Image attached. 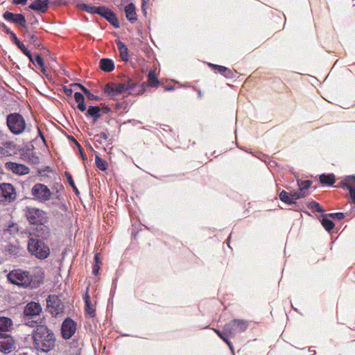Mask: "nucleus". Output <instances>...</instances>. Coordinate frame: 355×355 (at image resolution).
Returning <instances> with one entry per match:
<instances>
[{"instance_id":"1","label":"nucleus","mask_w":355,"mask_h":355,"mask_svg":"<svg viewBox=\"0 0 355 355\" xmlns=\"http://www.w3.org/2000/svg\"><path fill=\"white\" fill-rule=\"evenodd\" d=\"M7 278L12 284L24 288L35 289L43 284L44 274L40 268H36L32 271L15 269L7 275Z\"/></svg>"},{"instance_id":"2","label":"nucleus","mask_w":355,"mask_h":355,"mask_svg":"<svg viewBox=\"0 0 355 355\" xmlns=\"http://www.w3.org/2000/svg\"><path fill=\"white\" fill-rule=\"evenodd\" d=\"M32 338L33 347L38 352L48 353L55 347V336L45 325L37 326L33 331Z\"/></svg>"},{"instance_id":"3","label":"nucleus","mask_w":355,"mask_h":355,"mask_svg":"<svg viewBox=\"0 0 355 355\" xmlns=\"http://www.w3.org/2000/svg\"><path fill=\"white\" fill-rule=\"evenodd\" d=\"M28 252L40 259H46L50 253L49 248L42 241L31 237L28 242Z\"/></svg>"},{"instance_id":"4","label":"nucleus","mask_w":355,"mask_h":355,"mask_svg":"<svg viewBox=\"0 0 355 355\" xmlns=\"http://www.w3.org/2000/svg\"><path fill=\"white\" fill-rule=\"evenodd\" d=\"M6 123L10 130L14 135L21 134L26 128V122L19 113H10L6 117Z\"/></svg>"},{"instance_id":"5","label":"nucleus","mask_w":355,"mask_h":355,"mask_svg":"<svg viewBox=\"0 0 355 355\" xmlns=\"http://www.w3.org/2000/svg\"><path fill=\"white\" fill-rule=\"evenodd\" d=\"M248 327V322L245 320L234 319L225 324V334L234 337L238 333L245 331Z\"/></svg>"},{"instance_id":"6","label":"nucleus","mask_w":355,"mask_h":355,"mask_svg":"<svg viewBox=\"0 0 355 355\" xmlns=\"http://www.w3.org/2000/svg\"><path fill=\"white\" fill-rule=\"evenodd\" d=\"M26 217L28 221L32 225H39L42 223H46L47 218L45 212L37 208L27 207Z\"/></svg>"},{"instance_id":"7","label":"nucleus","mask_w":355,"mask_h":355,"mask_svg":"<svg viewBox=\"0 0 355 355\" xmlns=\"http://www.w3.org/2000/svg\"><path fill=\"white\" fill-rule=\"evenodd\" d=\"M31 194L34 199L40 202H45L51 198V191L45 184L37 183L33 187Z\"/></svg>"},{"instance_id":"8","label":"nucleus","mask_w":355,"mask_h":355,"mask_svg":"<svg viewBox=\"0 0 355 355\" xmlns=\"http://www.w3.org/2000/svg\"><path fill=\"white\" fill-rule=\"evenodd\" d=\"M47 309L53 316L64 312V306L61 300L55 295H49L46 300Z\"/></svg>"},{"instance_id":"9","label":"nucleus","mask_w":355,"mask_h":355,"mask_svg":"<svg viewBox=\"0 0 355 355\" xmlns=\"http://www.w3.org/2000/svg\"><path fill=\"white\" fill-rule=\"evenodd\" d=\"M16 198L15 189L11 184L3 183L0 184V202L9 203Z\"/></svg>"},{"instance_id":"10","label":"nucleus","mask_w":355,"mask_h":355,"mask_svg":"<svg viewBox=\"0 0 355 355\" xmlns=\"http://www.w3.org/2000/svg\"><path fill=\"white\" fill-rule=\"evenodd\" d=\"M15 348V341L8 334L0 333V352L10 353Z\"/></svg>"},{"instance_id":"11","label":"nucleus","mask_w":355,"mask_h":355,"mask_svg":"<svg viewBox=\"0 0 355 355\" xmlns=\"http://www.w3.org/2000/svg\"><path fill=\"white\" fill-rule=\"evenodd\" d=\"M76 330V324L70 318L64 320L61 327L62 335L64 339H69L72 337Z\"/></svg>"},{"instance_id":"12","label":"nucleus","mask_w":355,"mask_h":355,"mask_svg":"<svg viewBox=\"0 0 355 355\" xmlns=\"http://www.w3.org/2000/svg\"><path fill=\"white\" fill-rule=\"evenodd\" d=\"M3 17L8 21L21 26L25 29L27 28L26 20L24 15L22 14H15L9 11H6L3 15Z\"/></svg>"},{"instance_id":"13","label":"nucleus","mask_w":355,"mask_h":355,"mask_svg":"<svg viewBox=\"0 0 355 355\" xmlns=\"http://www.w3.org/2000/svg\"><path fill=\"white\" fill-rule=\"evenodd\" d=\"M98 15L107 20L114 28H119L120 24L118 18L116 14L110 8L105 6H100Z\"/></svg>"},{"instance_id":"14","label":"nucleus","mask_w":355,"mask_h":355,"mask_svg":"<svg viewBox=\"0 0 355 355\" xmlns=\"http://www.w3.org/2000/svg\"><path fill=\"white\" fill-rule=\"evenodd\" d=\"M42 311V307L39 303L31 302L26 304L24 310V315L26 318H36Z\"/></svg>"},{"instance_id":"15","label":"nucleus","mask_w":355,"mask_h":355,"mask_svg":"<svg viewBox=\"0 0 355 355\" xmlns=\"http://www.w3.org/2000/svg\"><path fill=\"white\" fill-rule=\"evenodd\" d=\"M46 223H42L37 225L36 227L33 229L32 234L35 237L41 238L42 239H47L50 234L49 229L45 225Z\"/></svg>"},{"instance_id":"16","label":"nucleus","mask_w":355,"mask_h":355,"mask_svg":"<svg viewBox=\"0 0 355 355\" xmlns=\"http://www.w3.org/2000/svg\"><path fill=\"white\" fill-rule=\"evenodd\" d=\"M6 166L14 173L17 175H26L29 173V168L24 164L15 162H7Z\"/></svg>"},{"instance_id":"17","label":"nucleus","mask_w":355,"mask_h":355,"mask_svg":"<svg viewBox=\"0 0 355 355\" xmlns=\"http://www.w3.org/2000/svg\"><path fill=\"white\" fill-rule=\"evenodd\" d=\"M209 65L226 78L232 79L235 77V71L226 67L211 63H209Z\"/></svg>"},{"instance_id":"18","label":"nucleus","mask_w":355,"mask_h":355,"mask_svg":"<svg viewBox=\"0 0 355 355\" xmlns=\"http://www.w3.org/2000/svg\"><path fill=\"white\" fill-rule=\"evenodd\" d=\"M28 8L40 13H45L49 8V1L35 0L28 6Z\"/></svg>"},{"instance_id":"19","label":"nucleus","mask_w":355,"mask_h":355,"mask_svg":"<svg viewBox=\"0 0 355 355\" xmlns=\"http://www.w3.org/2000/svg\"><path fill=\"white\" fill-rule=\"evenodd\" d=\"M127 19L132 24H134L137 18L136 13V7L133 3H128L124 8Z\"/></svg>"},{"instance_id":"20","label":"nucleus","mask_w":355,"mask_h":355,"mask_svg":"<svg viewBox=\"0 0 355 355\" xmlns=\"http://www.w3.org/2000/svg\"><path fill=\"white\" fill-rule=\"evenodd\" d=\"M99 68L105 72H111L114 69V63L110 58H102L99 62Z\"/></svg>"},{"instance_id":"21","label":"nucleus","mask_w":355,"mask_h":355,"mask_svg":"<svg viewBox=\"0 0 355 355\" xmlns=\"http://www.w3.org/2000/svg\"><path fill=\"white\" fill-rule=\"evenodd\" d=\"M117 48L119 51L120 57L124 62L128 61V49L125 44L121 40H118L116 41Z\"/></svg>"},{"instance_id":"22","label":"nucleus","mask_w":355,"mask_h":355,"mask_svg":"<svg viewBox=\"0 0 355 355\" xmlns=\"http://www.w3.org/2000/svg\"><path fill=\"white\" fill-rule=\"evenodd\" d=\"M12 326L13 323L10 318L6 317L0 318V333L11 331Z\"/></svg>"},{"instance_id":"23","label":"nucleus","mask_w":355,"mask_h":355,"mask_svg":"<svg viewBox=\"0 0 355 355\" xmlns=\"http://www.w3.org/2000/svg\"><path fill=\"white\" fill-rule=\"evenodd\" d=\"M104 92L110 98H114L119 95L116 87L115 86V83H107L104 87Z\"/></svg>"},{"instance_id":"24","label":"nucleus","mask_w":355,"mask_h":355,"mask_svg":"<svg viewBox=\"0 0 355 355\" xmlns=\"http://www.w3.org/2000/svg\"><path fill=\"white\" fill-rule=\"evenodd\" d=\"M101 109L98 106H94L91 105L89 106L87 112L86 116L92 117L94 119V122H96L97 119L101 117Z\"/></svg>"},{"instance_id":"25","label":"nucleus","mask_w":355,"mask_h":355,"mask_svg":"<svg viewBox=\"0 0 355 355\" xmlns=\"http://www.w3.org/2000/svg\"><path fill=\"white\" fill-rule=\"evenodd\" d=\"M74 99L76 101V102L78 103V109L82 112H84L85 111H86V105H85V98H84V96L83 95V94H81L80 92H76L74 93Z\"/></svg>"},{"instance_id":"26","label":"nucleus","mask_w":355,"mask_h":355,"mask_svg":"<svg viewBox=\"0 0 355 355\" xmlns=\"http://www.w3.org/2000/svg\"><path fill=\"white\" fill-rule=\"evenodd\" d=\"M115 86L116 87V89L118 90V92L119 94H122L124 92L129 91L130 94H133L134 90V84L131 83L130 85H126L125 83H115Z\"/></svg>"},{"instance_id":"27","label":"nucleus","mask_w":355,"mask_h":355,"mask_svg":"<svg viewBox=\"0 0 355 355\" xmlns=\"http://www.w3.org/2000/svg\"><path fill=\"white\" fill-rule=\"evenodd\" d=\"M5 251L7 252L9 254L13 255L15 257H19L21 254L22 250L18 247L13 245L12 244H8L5 246Z\"/></svg>"},{"instance_id":"28","label":"nucleus","mask_w":355,"mask_h":355,"mask_svg":"<svg viewBox=\"0 0 355 355\" xmlns=\"http://www.w3.org/2000/svg\"><path fill=\"white\" fill-rule=\"evenodd\" d=\"M320 181L322 184L332 185L335 182V176L334 174H322L320 175Z\"/></svg>"},{"instance_id":"29","label":"nucleus","mask_w":355,"mask_h":355,"mask_svg":"<svg viewBox=\"0 0 355 355\" xmlns=\"http://www.w3.org/2000/svg\"><path fill=\"white\" fill-rule=\"evenodd\" d=\"M80 8L88 12V13H90V14H98V12H100V6H91V5H88V4H85V3H82L80 5Z\"/></svg>"},{"instance_id":"30","label":"nucleus","mask_w":355,"mask_h":355,"mask_svg":"<svg viewBox=\"0 0 355 355\" xmlns=\"http://www.w3.org/2000/svg\"><path fill=\"white\" fill-rule=\"evenodd\" d=\"M85 311L87 314H88L90 317H94L95 315V309L92 304L89 297L87 295L85 297Z\"/></svg>"},{"instance_id":"31","label":"nucleus","mask_w":355,"mask_h":355,"mask_svg":"<svg viewBox=\"0 0 355 355\" xmlns=\"http://www.w3.org/2000/svg\"><path fill=\"white\" fill-rule=\"evenodd\" d=\"M148 83L150 87H155L159 84L154 71L150 70L148 74Z\"/></svg>"},{"instance_id":"32","label":"nucleus","mask_w":355,"mask_h":355,"mask_svg":"<svg viewBox=\"0 0 355 355\" xmlns=\"http://www.w3.org/2000/svg\"><path fill=\"white\" fill-rule=\"evenodd\" d=\"M214 331L216 333V334L223 340L225 341L230 349L233 351V346L232 343L227 339V337H230L228 334H225V327H223V331H220L218 329H214Z\"/></svg>"},{"instance_id":"33","label":"nucleus","mask_w":355,"mask_h":355,"mask_svg":"<svg viewBox=\"0 0 355 355\" xmlns=\"http://www.w3.org/2000/svg\"><path fill=\"white\" fill-rule=\"evenodd\" d=\"M327 214L323 215L321 222L325 230L329 232L334 227L335 225L332 220L327 218Z\"/></svg>"},{"instance_id":"34","label":"nucleus","mask_w":355,"mask_h":355,"mask_svg":"<svg viewBox=\"0 0 355 355\" xmlns=\"http://www.w3.org/2000/svg\"><path fill=\"white\" fill-rule=\"evenodd\" d=\"M26 37L30 40L31 42L35 46L40 47L42 46V43L40 42L38 37L34 35L29 33V31L26 29Z\"/></svg>"},{"instance_id":"35","label":"nucleus","mask_w":355,"mask_h":355,"mask_svg":"<svg viewBox=\"0 0 355 355\" xmlns=\"http://www.w3.org/2000/svg\"><path fill=\"white\" fill-rule=\"evenodd\" d=\"M343 187L347 189H352L355 187V175H349L346 177L342 182Z\"/></svg>"},{"instance_id":"36","label":"nucleus","mask_w":355,"mask_h":355,"mask_svg":"<svg viewBox=\"0 0 355 355\" xmlns=\"http://www.w3.org/2000/svg\"><path fill=\"white\" fill-rule=\"evenodd\" d=\"M279 199L288 205L294 204L295 202L291 198L290 193H287L286 191L283 190L279 193Z\"/></svg>"},{"instance_id":"37","label":"nucleus","mask_w":355,"mask_h":355,"mask_svg":"<svg viewBox=\"0 0 355 355\" xmlns=\"http://www.w3.org/2000/svg\"><path fill=\"white\" fill-rule=\"evenodd\" d=\"M95 164L96 167L101 171H105L108 166L107 162L103 159L101 157H96Z\"/></svg>"},{"instance_id":"38","label":"nucleus","mask_w":355,"mask_h":355,"mask_svg":"<svg viewBox=\"0 0 355 355\" xmlns=\"http://www.w3.org/2000/svg\"><path fill=\"white\" fill-rule=\"evenodd\" d=\"M311 183V180H297V184L302 193H306V190L310 187Z\"/></svg>"},{"instance_id":"39","label":"nucleus","mask_w":355,"mask_h":355,"mask_svg":"<svg viewBox=\"0 0 355 355\" xmlns=\"http://www.w3.org/2000/svg\"><path fill=\"white\" fill-rule=\"evenodd\" d=\"M0 146L3 148V154H5V153H8L6 150V149H10V150H16L18 149V148H17V146L12 141L3 142L1 144V146L0 145Z\"/></svg>"},{"instance_id":"40","label":"nucleus","mask_w":355,"mask_h":355,"mask_svg":"<svg viewBox=\"0 0 355 355\" xmlns=\"http://www.w3.org/2000/svg\"><path fill=\"white\" fill-rule=\"evenodd\" d=\"M83 92L86 95L87 98L91 101H98L99 97L93 94L87 88L83 87Z\"/></svg>"},{"instance_id":"41","label":"nucleus","mask_w":355,"mask_h":355,"mask_svg":"<svg viewBox=\"0 0 355 355\" xmlns=\"http://www.w3.org/2000/svg\"><path fill=\"white\" fill-rule=\"evenodd\" d=\"M307 193H302L300 191H292L290 193L291 198L293 200H297L301 198H304L306 196Z\"/></svg>"},{"instance_id":"42","label":"nucleus","mask_w":355,"mask_h":355,"mask_svg":"<svg viewBox=\"0 0 355 355\" xmlns=\"http://www.w3.org/2000/svg\"><path fill=\"white\" fill-rule=\"evenodd\" d=\"M65 176L67 178L68 182L70 184V186L73 188V191L76 192V193H78V190L76 188L75 183L73 182V178L69 172H65Z\"/></svg>"},{"instance_id":"43","label":"nucleus","mask_w":355,"mask_h":355,"mask_svg":"<svg viewBox=\"0 0 355 355\" xmlns=\"http://www.w3.org/2000/svg\"><path fill=\"white\" fill-rule=\"evenodd\" d=\"M309 207V208L314 209L317 212L322 213L324 211V209L320 206V205L315 201L310 202Z\"/></svg>"},{"instance_id":"44","label":"nucleus","mask_w":355,"mask_h":355,"mask_svg":"<svg viewBox=\"0 0 355 355\" xmlns=\"http://www.w3.org/2000/svg\"><path fill=\"white\" fill-rule=\"evenodd\" d=\"M52 171H53L52 168L49 166L37 168V173L42 176H46V174H45L46 172L49 173V172H52Z\"/></svg>"},{"instance_id":"45","label":"nucleus","mask_w":355,"mask_h":355,"mask_svg":"<svg viewBox=\"0 0 355 355\" xmlns=\"http://www.w3.org/2000/svg\"><path fill=\"white\" fill-rule=\"evenodd\" d=\"M23 321L26 325L33 327L35 323L36 320H34V318H26L25 315H24Z\"/></svg>"},{"instance_id":"46","label":"nucleus","mask_w":355,"mask_h":355,"mask_svg":"<svg viewBox=\"0 0 355 355\" xmlns=\"http://www.w3.org/2000/svg\"><path fill=\"white\" fill-rule=\"evenodd\" d=\"M25 159L28 163H31L33 165H37L40 163L39 157H26Z\"/></svg>"},{"instance_id":"47","label":"nucleus","mask_w":355,"mask_h":355,"mask_svg":"<svg viewBox=\"0 0 355 355\" xmlns=\"http://www.w3.org/2000/svg\"><path fill=\"white\" fill-rule=\"evenodd\" d=\"M36 64L41 68L45 66L44 59L40 54H37L35 56Z\"/></svg>"},{"instance_id":"48","label":"nucleus","mask_w":355,"mask_h":355,"mask_svg":"<svg viewBox=\"0 0 355 355\" xmlns=\"http://www.w3.org/2000/svg\"><path fill=\"white\" fill-rule=\"evenodd\" d=\"M328 216L331 218L336 220H341L345 217L344 214L341 212L329 214Z\"/></svg>"},{"instance_id":"49","label":"nucleus","mask_w":355,"mask_h":355,"mask_svg":"<svg viewBox=\"0 0 355 355\" xmlns=\"http://www.w3.org/2000/svg\"><path fill=\"white\" fill-rule=\"evenodd\" d=\"M10 38L12 40V41L16 44V46H20V44H21L22 42H21L19 39L17 38L16 34L12 32L10 35Z\"/></svg>"},{"instance_id":"50","label":"nucleus","mask_w":355,"mask_h":355,"mask_svg":"<svg viewBox=\"0 0 355 355\" xmlns=\"http://www.w3.org/2000/svg\"><path fill=\"white\" fill-rule=\"evenodd\" d=\"M17 47L26 56L31 53L23 43L20 44V46H17Z\"/></svg>"},{"instance_id":"51","label":"nucleus","mask_w":355,"mask_h":355,"mask_svg":"<svg viewBox=\"0 0 355 355\" xmlns=\"http://www.w3.org/2000/svg\"><path fill=\"white\" fill-rule=\"evenodd\" d=\"M348 189L349 191V198L352 200V202L355 205V187Z\"/></svg>"},{"instance_id":"52","label":"nucleus","mask_w":355,"mask_h":355,"mask_svg":"<svg viewBox=\"0 0 355 355\" xmlns=\"http://www.w3.org/2000/svg\"><path fill=\"white\" fill-rule=\"evenodd\" d=\"M123 83H125L126 85H130L131 83H133L134 84V89L137 85V83L135 81H134L133 80H132L130 77L124 78V79L123 80Z\"/></svg>"},{"instance_id":"53","label":"nucleus","mask_w":355,"mask_h":355,"mask_svg":"<svg viewBox=\"0 0 355 355\" xmlns=\"http://www.w3.org/2000/svg\"><path fill=\"white\" fill-rule=\"evenodd\" d=\"M0 27L7 34L10 35L13 32L4 23L0 24Z\"/></svg>"},{"instance_id":"54","label":"nucleus","mask_w":355,"mask_h":355,"mask_svg":"<svg viewBox=\"0 0 355 355\" xmlns=\"http://www.w3.org/2000/svg\"><path fill=\"white\" fill-rule=\"evenodd\" d=\"M147 1L148 0H142V3H141V11L144 14V15H146V13H147V11H146V3H147Z\"/></svg>"},{"instance_id":"55","label":"nucleus","mask_w":355,"mask_h":355,"mask_svg":"<svg viewBox=\"0 0 355 355\" xmlns=\"http://www.w3.org/2000/svg\"><path fill=\"white\" fill-rule=\"evenodd\" d=\"M63 91H64V94L68 96H71L73 94V90L67 87H63Z\"/></svg>"},{"instance_id":"56","label":"nucleus","mask_w":355,"mask_h":355,"mask_svg":"<svg viewBox=\"0 0 355 355\" xmlns=\"http://www.w3.org/2000/svg\"><path fill=\"white\" fill-rule=\"evenodd\" d=\"M28 0H12V3L15 5H25Z\"/></svg>"},{"instance_id":"57","label":"nucleus","mask_w":355,"mask_h":355,"mask_svg":"<svg viewBox=\"0 0 355 355\" xmlns=\"http://www.w3.org/2000/svg\"><path fill=\"white\" fill-rule=\"evenodd\" d=\"M27 57L28 58V59H29L30 62H31V63H33L34 65H35V64H36V62H35V58H34L33 57L32 53H31L30 54H28V55H27Z\"/></svg>"},{"instance_id":"58","label":"nucleus","mask_w":355,"mask_h":355,"mask_svg":"<svg viewBox=\"0 0 355 355\" xmlns=\"http://www.w3.org/2000/svg\"><path fill=\"white\" fill-rule=\"evenodd\" d=\"M98 270H99V266L97 265V264H95L93 267V272L94 274L95 275H97L98 272Z\"/></svg>"},{"instance_id":"59","label":"nucleus","mask_w":355,"mask_h":355,"mask_svg":"<svg viewBox=\"0 0 355 355\" xmlns=\"http://www.w3.org/2000/svg\"><path fill=\"white\" fill-rule=\"evenodd\" d=\"M193 89L197 92L198 95V97H199L200 98H201L202 97L203 94H202V92L200 89H196V87H193Z\"/></svg>"},{"instance_id":"60","label":"nucleus","mask_w":355,"mask_h":355,"mask_svg":"<svg viewBox=\"0 0 355 355\" xmlns=\"http://www.w3.org/2000/svg\"><path fill=\"white\" fill-rule=\"evenodd\" d=\"M31 24H38V20L35 17H33L31 19Z\"/></svg>"},{"instance_id":"61","label":"nucleus","mask_w":355,"mask_h":355,"mask_svg":"<svg viewBox=\"0 0 355 355\" xmlns=\"http://www.w3.org/2000/svg\"><path fill=\"white\" fill-rule=\"evenodd\" d=\"M102 110L104 113L106 114V113H109L111 110L108 106H105V107H103Z\"/></svg>"},{"instance_id":"62","label":"nucleus","mask_w":355,"mask_h":355,"mask_svg":"<svg viewBox=\"0 0 355 355\" xmlns=\"http://www.w3.org/2000/svg\"><path fill=\"white\" fill-rule=\"evenodd\" d=\"M40 70H41V72H42L44 75H45L46 76H48V75H47V73H46V69L45 66H44V67H41V68H40Z\"/></svg>"},{"instance_id":"63","label":"nucleus","mask_w":355,"mask_h":355,"mask_svg":"<svg viewBox=\"0 0 355 355\" xmlns=\"http://www.w3.org/2000/svg\"><path fill=\"white\" fill-rule=\"evenodd\" d=\"M76 145H77V146H78V148H79V150H80V155H81V156L85 155H84V153H83V148H81V146H80V145H79L76 141Z\"/></svg>"},{"instance_id":"64","label":"nucleus","mask_w":355,"mask_h":355,"mask_svg":"<svg viewBox=\"0 0 355 355\" xmlns=\"http://www.w3.org/2000/svg\"><path fill=\"white\" fill-rule=\"evenodd\" d=\"M130 122H133L134 125H138V124H141V121H137V120H135V119H132V120H130L129 121Z\"/></svg>"}]
</instances>
